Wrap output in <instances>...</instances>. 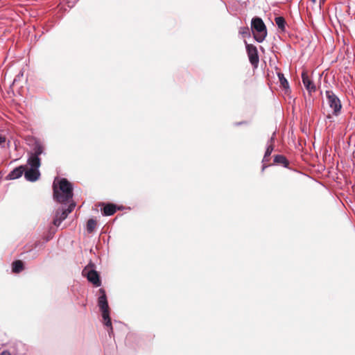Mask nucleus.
I'll return each mask as SVG.
<instances>
[{
	"label": "nucleus",
	"instance_id": "nucleus-1",
	"mask_svg": "<svg viewBox=\"0 0 355 355\" xmlns=\"http://www.w3.org/2000/svg\"><path fill=\"white\" fill-rule=\"evenodd\" d=\"M44 147L40 141H35L33 152L28 153L26 168L24 172L26 180L35 182L40 176L39 168L41 161L39 156L44 153Z\"/></svg>",
	"mask_w": 355,
	"mask_h": 355
},
{
	"label": "nucleus",
	"instance_id": "nucleus-2",
	"mask_svg": "<svg viewBox=\"0 0 355 355\" xmlns=\"http://www.w3.org/2000/svg\"><path fill=\"white\" fill-rule=\"evenodd\" d=\"M73 197L72 184L65 178H62L58 182H53V198L60 202L64 203Z\"/></svg>",
	"mask_w": 355,
	"mask_h": 355
},
{
	"label": "nucleus",
	"instance_id": "nucleus-3",
	"mask_svg": "<svg viewBox=\"0 0 355 355\" xmlns=\"http://www.w3.org/2000/svg\"><path fill=\"white\" fill-rule=\"evenodd\" d=\"M99 293L101 295L98 297V305L102 312V317L104 320V324L110 328L108 330V334L110 336H111V334L113 332V329L112 327L111 319L110 318L109 306L105 292L104 289L100 288Z\"/></svg>",
	"mask_w": 355,
	"mask_h": 355
},
{
	"label": "nucleus",
	"instance_id": "nucleus-4",
	"mask_svg": "<svg viewBox=\"0 0 355 355\" xmlns=\"http://www.w3.org/2000/svg\"><path fill=\"white\" fill-rule=\"evenodd\" d=\"M251 30L254 40L259 43L262 42L267 36L266 26L259 17H254L252 19Z\"/></svg>",
	"mask_w": 355,
	"mask_h": 355
},
{
	"label": "nucleus",
	"instance_id": "nucleus-5",
	"mask_svg": "<svg viewBox=\"0 0 355 355\" xmlns=\"http://www.w3.org/2000/svg\"><path fill=\"white\" fill-rule=\"evenodd\" d=\"M327 103L333 110V114L338 116L340 114L342 105L339 98L331 90L325 92Z\"/></svg>",
	"mask_w": 355,
	"mask_h": 355
},
{
	"label": "nucleus",
	"instance_id": "nucleus-6",
	"mask_svg": "<svg viewBox=\"0 0 355 355\" xmlns=\"http://www.w3.org/2000/svg\"><path fill=\"white\" fill-rule=\"evenodd\" d=\"M245 44L249 61L252 65L257 67L259 61L257 49L255 46L248 44L246 41H245Z\"/></svg>",
	"mask_w": 355,
	"mask_h": 355
},
{
	"label": "nucleus",
	"instance_id": "nucleus-7",
	"mask_svg": "<svg viewBox=\"0 0 355 355\" xmlns=\"http://www.w3.org/2000/svg\"><path fill=\"white\" fill-rule=\"evenodd\" d=\"M83 274L86 275L88 281L92 282L96 286H99L101 285L99 276L95 270L85 268L83 271Z\"/></svg>",
	"mask_w": 355,
	"mask_h": 355
},
{
	"label": "nucleus",
	"instance_id": "nucleus-8",
	"mask_svg": "<svg viewBox=\"0 0 355 355\" xmlns=\"http://www.w3.org/2000/svg\"><path fill=\"white\" fill-rule=\"evenodd\" d=\"M302 78L304 86L309 92V93L311 94L312 92H315L316 90V87L306 72H302Z\"/></svg>",
	"mask_w": 355,
	"mask_h": 355
},
{
	"label": "nucleus",
	"instance_id": "nucleus-9",
	"mask_svg": "<svg viewBox=\"0 0 355 355\" xmlns=\"http://www.w3.org/2000/svg\"><path fill=\"white\" fill-rule=\"evenodd\" d=\"M275 132H273L272 137L269 139L267 144V148L265 152L262 162L266 163L269 161V157L271 155L273 149H274V143H275Z\"/></svg>",
	"mask_w": 355,
	"mask_h": 355
},
{
	"label": "nucleus",
	"instance_id": "nucleus-10",
	"mask_svg": "<svg viewBox=\"0 0 355 355\" xmlns=\"http://www.w3.org/2000/svg\"><path fill=\"white\" fill-rule=\"evenodd\" d=\"M26 168V166L21 165L19 167L15 168L9 173L7 176V179L15 180L20 178L23 174Z\"/></svg>",
	"mask_w": 355,
	"mask_h": 355
},
{
	"label": "nucleus",
	"instance_id": "nucleus-11",
	"mask_svg": "<svg viewBox=\"0 0 355 355\" xmlns=\"http://www.w3.org/2000/svg\"><path fill=\"white\" fill-rule=\"evenodd\" d=\"M76 205L75 203H71L69 206V207L66 209H58L57 211H60L59 217L64 220L68 216L69 213L72 211V210L74 209Z\"/></svg>",
	"mask_w": 355,
	"mask_h": 355
},
{
	"label": "nucleus",
	"instance_id": "nucleus-12",
	"mask_svg": "<svg viewBox=\"0 0 355 355\" xmlns=\"http://www.w3.org/2000/svg\"><path fill=\"white\" fill-rule=\"evenodd\" d=\"M116 209L115 205L108 204L104 207L103 214L104 216H112L116 212Z\"/></svg>",
	"mask_w": 355,
	"mask_h": 355
},
{
	"label": "nucleus",
	"instance_id": "nucleus-13",
	"mask_svg": "<svg viewBox=\"0 0 355 355\" xmlns=\"http://www.w3.org/2000/svg\"><path fill=\"white\" fill-rule=\"evenodd\" d=\"M24 268V264L21 261L17 260L12 263V270L13 272L18 273L22 271Z\"/></svg>",
	"mask_w": 355,
	"mask_h": 355
},
{
	"label": "nucleus",
	"instance_id": "nucleus-14",
	"mask_svg": "<svg viewBox=\"0 0 355 355\" xmlns=\"http://www.w3.org/2000/svg\"><path fill=\"white\" fill-rule=\"evenodd\" d=\"M274 162L277 164H282L284 166L287 167L288 162L286 158L281 155H275L274 157Z\"/></svg>",
	"mask_w": 355,
	"mask_h": 355
},
{
	"label": "nucleus",
	"instance_id": "nucleus-15",
	"mask_svg": "<svg viewBox=\"0 0 355 355\" xmlns=\"http://www.w3.org/2000/svg\"><path fill=\"white\" fill-rule=\"evenodd\" d=\"M279 83L281 84V86L283 87L284 89H287L289 88V84L288 80L284 77V74L282 73H278L277 74Z\"/></svg>",
	"mask_w": 355,
	"mask_h": 355
},
{
	"label": "nucleus",
	"instance_id": "nucleus-16",
	"mask_svg": "<svg viewBox=\"0 0 355 355\" xmlns=\"http://www.w3.org/2000/svg\"><path fill=\"white\" fill-rule=\"evenodd\" d=\"M96 226V222L94 219H89L87 223V230L89 233L94 231Z\"/></svg>",
	"mask_w": 355,
	"mask_h": 355
},
{
	"label": "nucleus",
	"instance_id": "nucleus-17",
	"mask_svg": "<svg viewBox=\"0 0 355 355\" xmlns=\"http://www.w3.org/2000/svg\"><path fill=\"white\" fill-rule=\"evenodd\" d=\"M275 23L278 28H279L282 30L284 29L285 27V19L282 17H277L275 19Z\"/></svg>",
	"mask_w": 355,
	"mask_h": 355
},
{
	"label": "nucleus",
	"instance_id": "nucleus-18",
	"mask_svg": "<svg viewBox=\"0 0 355 355\" xmlns=\"http://www.w3.org/2000/svg\"><path fill=\"white\" fill-rule=\"evenodd\" d=\"M239 33L243 37H249L250 35V30L248 27H241L239 30Z\"/></svg>",
	"mask_w": 355,
	"mask_h": 355
},
{
	"label": "nucleus",
	"instance_id": "nucleus-19",
	"mask_svg": "<svg viewBox=\"0 0 355 355\" xmlns=\"http://www.w3.org/2000/svg\"><path fill=\"white\" fill-rule=\"evenodd\" d=\"M60 211H56L55 217L53 219V224L55 226H59L61 223L63 221L60 217H59Z\"/></svg>",
	"mask_w": 355,
	"mask_h": 355
},
{
	"label": "nucleus",
	"instance_id": "nucleus-20",
	"mask_svg": "<svg viewBox=\"0 0 355 355\" xmlns=\"http://www.w3.org/2000/svg\"><path fill=\"white\" fill-rule=\"evenodd\" d=\"M6 141V138L0 134V145L5 143Z\"/></svg>",
	"mask_w": 355,
	"mask_h": 355
},
{
	"label": "nucleus",
	"instance_id": "nucleus-21",
	"mask_svg": "<svg viewBox=\"0 0 355 355\" xmlns=\"http://www.w3.org/2000/svg\"><path fill=\"white\" fill-rule=\"evenodd\" d=\"M0 355H10V353L8 351H3Z\"/></svg>",
	"mask_w": 355,
	"mask_h": 355
},
{
	"label": "nucleus",
	"instance_id": "nucleus-22",
	"mask_svg": "<svg viewBox=\"0 0 355 355\" xmlns=\"http://www.w3.org/2000/svg\"><path fill=\"white\" fill-rule=\"evenodd\" d=\"M266 167H267V166L263 165V168H262V171H263Z\"/></svg>",
	"mask_w": 355,
	"mask_h": 355
}]
</instances>
